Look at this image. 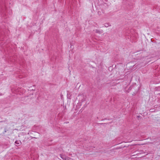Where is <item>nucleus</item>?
Instances as JSON below:
<instances>
[{
  "label": "nucleus",
  "instance_id": "1",
  "mask_svg": "<svg viewBox=\"0 0 160 160\" xmlns=\"http://www.w3.org/2000/svg\"><path fill=\"white\" fill-rule=\"evenodd\" d=\"M103 30H98L96 29L95 30V32L97 33L101 34L103 32Z\"/></svg>",
  "mask_w": 160,
  "mask_h": 160
},
{
  "label": "nucleus",
  "instance_id": "2",
  "mask_svg": "<svg viewBox=\"0 0 160 160\" xmlns=\"http://www.w3.org/2000/svg\"><path fill=\"white\" fill-rule=\"evenodd\" d=\"M15 143L16 145H20L21 144V142L20 140H16Z\"/></svg>",
  "mask_w": 160,
  "mask_h": 160
},
{
  "label": "nucleus",
  "instance_id": "3",
  "mask_svg": "<svg viewBox=\"0 0 160 160\" xmlns=\"http://www.w3.org/2000/svg\"><path fill=\"white\" fill-rule=\"evenodd\" d=\"M109 26H111L110 25H109V23H105L104 25V26L106 27H108Z\"/></svg>",
  "mask_w": 160,
  "mask_h": 160
},
{
  "label": "nucleus",
  "instance_id": "4",
  "mask_svg": "<svg viewBox=\"0 0 160 160\" xmlns=\"http://www.w3.org/2000/svg\"><path fill=\"white\" fill-rule=\"evenodd\" d=\"M98 15L100 16V15H102V12L101 11H98Z\"/></svg>",
  "mask_w": 160,
  "mask_h": 160
},
{
  "label": "nucleus",
  "instance_id": "5",
  "mask_svg": "<svg viewBox=\"0 0 160 160\" xmlns=\"http://www.w3.org/2000/svg\"><path fill=\"white\" fill-rule=\"evenodd\" d=\"M60 157L63 159H65V158L63 156H62V155H60Z\"/></svg>",
  "mask_w": 160,
  "mask_h": 160
},
{
  "label": "nucleus",
  "instance_id": "6",
  "mask_svg": "<svg viewBox=\"0 0 160 160\" xmlns=\"http://www.w3.org/2000/svg\"><path fill=\"white\" fill-rule=\"evenodd\" d=\"M140 117H141V116H137V117H138V118H140Z\"/></svg>",
  "mask_w": 160,
  "mask_h": 160
},
{
  "label": "nucleus",
  "instance_id": "7",
  "mask_svg": "<svg viewBox=\"0 0 160 160\" xmlns=\"http://www.w3.org/2000/svg\"><path fill=\"white\" fill-rule=\"evenodd\" d=\"M158 94L160 96V93H158Z\"/></svg>",
  "mask_w": 160,
  "mask_h": 160
},
{
  "label": "nucleus",
  "instance_id": "8",
  "mask_svg": "<svg viewBox=\"0 0 160 160\" xmlns=\"http://www.w3.org/2000/svg\"><path fill=\"white\" fill-rule=\"evenodd\" d=\"M4 132H6V130H5V131H4Z\"/></svg>",
  "mask_w": 160,
  "mask_h": 160
}]
</instances>
